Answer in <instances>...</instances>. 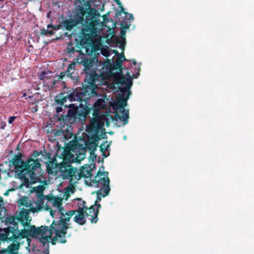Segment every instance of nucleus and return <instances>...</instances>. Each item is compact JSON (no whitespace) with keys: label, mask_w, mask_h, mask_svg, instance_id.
<instances>
[{"label":"nucleus","mask_w":254,"mask_h":254,"mask_svg":"<svg viewBox=\"0 0 254 254\" xmlns=\"http://www.w3.org/2000/svg\"><path fill=\"white\" fill-rule=\"evenodd\" d=\"M44 196H43L42 197L39 198L37 202H35L36 207H30V209H27L29 214V212L33 213L37 212L40 211L43 208Z\"/></svg>","instance_id":"nucleus-24"},{"label":"nucleus","mask_w":254,"mask_h":254,"mask_svg":"<svg viewBox=\"0 0 254 254\" xmlns=\"http://www.w3.org/2000/svg\"><path fill=\"white\" fill-rule=\"evenodd\" d=\"M40 34L43 36H47L48 35L52 36L54 34V32L52 28H47V29L43 28L41 29Z\"/></svg>","instance_id":"nucleus-34"},{"label":"nucleus","mask_w":254,"mask_h":254,"mask_svg":"<svg viewBox=\"0 0 254 254\" xmlns=\"http://www.w3.org/2000/svg\"><path fill=\"white\" fill-rule=\"evenodd\" d=\"M1 222H4L5 225H12L13 226H9L7 228H10L12 233H15L18 235L21 230L18 229V224H20L23 227L27 226L31 221V218L29 217L27 209L21 208L16 215H7L6 217H0Z\"/></svg>","instance_id":"nucleus-6"},{"label":"nucleus","mask_w":254,"mask_h":254,"mask_svg":"<svg viewBox=\"0 0 254 254\" xmlns=\"http://www.w3.org/2000/svg\"><path fill=\"white\" fill-rule=\"evenodd\" d=\"M1 230H2V229L0 228V231H1Z\"/></svg>","instance_id":"nucleus-63"},{"label":"nucleus","mask_w":254,"mask_h":254,"mask_svg":"<svg viewBox=\"0 0 254 254\" xmlns=\"http://www.w3.org/2000/svg\"><path fill=\"white\" fill-rule=\"evenodd\" d=\"M13 189H9L8 190H7L4 193V195H5V196H7L9 195V191H12L13 190Z\"/></svg>","instance_id":"nucleus-47"},{"label":"nucleus","mask_w":254,"mask_h":254,"mask_svg":"<svg viewBox=\"0 0 254 254\" xmlns=\"http://www.w3.org/2000/svg\"><path fill=\"white\" fill-rule=\"evenodd\" d=\"M16 149H17V150H19V146H18L17 147Z\"/></svg>","instance_id":"nucleus-59"},{"label":"nucleus","mask_w":254,"mask_h":254,"mask_svg":"<svg viewBox=\"0 0 254 254\" xmlns=\"http://www.w3.org/2000/svg\"><path fill=\"white\" fill-rule=\"evenodd\" d=\"M127 74L129 76V77L127 78H125V83L123 84V85L125 84L126 86L124 87L123 88L121 89V92L122 94H125L126 93H128V96L130 95L131 91H130V88L131 87L132 82V77L130 76L129 72H127ZM122 85V84H121Z\"/></svg>","instance_id":"nucleus-23"},{"label":"nucleus","mask_w":254,"mask_h":254,"mask_svg":"<svg viewBox=\"0 0 254 254\" xmlns=\"http://www.w3.org/2000/svg\"><path fill=\"white\" fill-rule=\"evenodd\" d=\"M65 77L70 78L73 82L77 81V76L74 63L70 64L67 66L66 70L64 72H61L59 75V78L64 79Z\"/></svg>","instance_id":"nucleus-14"},{"label":"nucleus","mask_w":254,"mask_h":254,"mask_svg":"<svg viewBox=\"0 0 254 254\" xmlns=\"http://www.w3.org/2000/svg\"><path fill=\"white\" fill-rule=\"evenodd\" d=\"M46 154H42V151H37V150H35L34 152H33V156L34 158H37L38 157V156H39L40 155H42V156H46V155L47 154V153H46V152H45Z\"/></svg>","instance_id":"nucleus-39"},{"label":"nucleus","mask_w":254,"mask_h":254,"mask_svg":"<svg viewBox=\"0 0 254 254\" xmlns=\"http://www.w3.org/2000/svg\"><path fill=\"white\" fill-rule=\"evenodd\" d=\"M126 60L124 54H120L114 62L112 63V70H119L114 74L115 80L117 83L123 84L125 83V76L122 72V64L124 61Z\"/></svg>","instance_id":"nucleus-11"},{"label":"nucleus","mask_w":254,"mask_h":254,"mask_svg":"<svg viewBox=\"0 0 254 254\" xmlns=\"http://www.w3.org/2000/svg\"><path fill=\"white\" fill-rule=\"evenodd\" d=\"M47 252H48V253H49V252H48V251H47V252H45V251H44V253H45V254L46 253H47Z\"/></svg>","instance_id":"nucleus-61"},{"label":"nucleus","mask_w":254,"mask_h":254,"mask_svg":"<svg viewBox=\"0 0 254 254\" xmlns=\"http://www.w3.org/2000/svg\"><path fill=\"white\" fill-rule=\"evenodd\" d=\"M113 74L112 63L107 60L104 63L101 69H94L85 76L82 86L92 96L97 95L96 89L98 86L104 84L105 80L109 79Z\"/></svg>","instance_id":"nucleus-4"},{"label":"nucleus","mask_w":254,"mask_h":254,"mask_svg":"<svg viewBox=\"0 0 254 254\" xmlns=\"http://www.w3.org/2000/svg\"><path fill=\"white\" fill-rule=\"evenodd\" d=\"M139 71H140V68L139 67L137 69V72L136 73V74L134 75V78H136L139 75Z\"/></svg>","instance_id":"nucleus-48"},{"label":"nucleus","mask_w":254,"mask_h":254,"mask_svg":"<svg viewBox=\"0 0 254 254\" xmlns=\"http://www.w3.org/2000/svg\"><path fill=\"white\" fill-rule=\"evenodd\" d=\"M92 97L89 93L83 87L80 89H70L63 90L57 94L54 98L55 104L60 106L56 108L57 113L62 112V106L68 100L70 102L77 101L79 102V106L74 104L64 106L68 108L67 115L65 116V120L70 123L79 122H84L89 114L91 107L88 103V100Z\"/></svg>","instance_id":"nucleus-2"},{"label":"nucleus","mask_w":254,"mask_h":254,"mask_svg":"<svg viewBox=\"0 0 254 254\" xmlns=\"http://www.w3.org/2000/svg\"><path fill=\"white\" fill-rule=\"evenodd\" d=\"M80 146V145L78 142L73 141L69 144L67 148L70 149L72 152H76V151L79 149Z\"/></svg>","instance_id":"nucleus-32"},{"label":"nucleus","mask_w":254,"mask_h":254,"mask_svg":"<svg viewBox=\"0 0 254 254\" xmlns=\"http://www.w3.org/2000/svg\"><path fill=\"white\" fill-rule=\"evenodd\" d=\"M4 233H0V241H13L15 242L19 238V235L12 233L10 228H4Z\"/></svg>","instance_id":"nucleus-16"},{"label":"nucleus","mask_w":254,"mask_h":254,"mask_svg":"<svg viewBox=\"0 0 254 254\" xmlns=\"http://www.w3.org/2000/svg\"><path fill=\"white\" fill-rule=\"evenodd\" d=\"M110 179L108 177V172H101L99 170L95 176H94L91 181L89 182V186L96 188H99L103 192V197H105L109 194L110 191Z\"/></svg>","instance_id":"nucleus-7"},{"label":"nucleus","mask_w":254,"mask_h":254,"mask_svg":"<svg viewBox=\"0 0 254 254\" xmlns=\"http://www.w3.org/2000/svg\"><path fill=\"white\" fill-rule=\"evenodd\" d=\"M77 214L73 218L74 221L80 225H83L86 222V211L84 207H78L76 210H75Z\"/></svg>","instance_id":"nucleus-18"},{"label":"nucleus","mask_w":254,"mask_h":254,"mask_svg":"<svg viewBox=\"0 0 254 254\" xmlns=\"http://www.w3.org/2000/svg\"><path fill=\"white\" fill-rule=\"evenodd\" d=\"M16 118L14 116H11L8 119V122L9 124H12L13 123V122L14 121V120H15V119Z\"/></svg>","instance_id":"nucleus-45"},{"label":"nucleus","mask_w":254,"mask_h":254,"mask_svg":"<svg viewBox=\"0 0 254 254\" xmlns=\"http://www.w3.org/2000/svg\"><path fill=\"white\" fill-rule=\"evenodd\" d=\"M128 98V93L123 94L122 96L120 95L118 100L113 105V109L117 110V109L121 110L125 109V107L127 105V101Z\"/></svg>","instance_id":"nucleus-19"},{"label":"nucleus","mask_w":254,"mask_h":254,"mask_svg":"<svg viewBox=\"0 0 254 254\" xmlns=\"http://www.w3.org/2000/svg\"><path fill=\"white\" fill-rule=\"evenodd\" d=\"M5 0H0V5L2 4Z\"/></svg>","instance_id":"nucleus-56"},{"label":"nucleus","mask_w":254,"mask_h":254,"mask_svg":"<svg viewBox=\"0 0 254 254\" xmlns=\"http://www.w3.org/2000/svg\"><path fill=\"white\" fill-rule=\"evenodd\" d=\"M85 182H86V183L87 184H88L87 180H86V181H85Z\"/></svg>","instance_id":"nucleus-60"},{"label":"nucleus","mask_w":254,"mask_h":254,"mask_svg":"<svg viewBox=\"0 0 254 254\" xmlns=\"http://www.w3.org/2000/svg\"><path fill=\"white\" fill-rule=\"evenodd\" d=\"M95 52H96V51ZM95 53H94V54L92 56H93L94 55V57H92L91 58H85L81 62L84 66V70L86 74V76L93 71L90 70V69L93 66L95 63L98 62V59L95 56Z\"/></svg>","instance_id":"nucleus-17"},{"label":"nucleus","mask_w":254,"mask_h":254,"mask_svg":"<svg viewBox=\"0 0 254 254\" xmlns=\"http://www.w3.org/2000/svg\"><path fill=\"white\" fill-rule=\"evenodd\" d=\"M2 199H1L0 200V216L1 215V212H2Z\"/></svg>","instance_id":"nucleus-46"},{"label":"nucleus","mask_w":254,"mask_h":254,"mask_svg":"<svg viewBox=\"0 0 254 254\" xmlns=\"http://www.w3.org/2000/svg\"><path fill=\"white\" fill-rule=\"evenodd\" d=\"M44 188L43 186H39L36 187V191L38 193H43Z\"/></svg>","instance_id":"nucleus-43"},{"label":"nucleus","mask_w":254,"mask_h":254,"mask_svg":"<svg viewBox=\"0 0 254 254\" xmlns=\"http://www.w3.org/2000/svg\"><path fill=\"white\" fill-rule=\"evenodd\" d=\"M78 202H77V206L78 207H84V209L85 211H87L88 209V207L85 206L86 202L84 200H83L81 198H78Z\"/></svg>","instance_id":"nucleus-36"},{"label":"nucleus","mask_w":254,"mask_h":254,"mask_svg":"<svg viewBox=\"0 0 254 254\" xmlns=\"http://www.w3.org/2000/svg\"><path fill=\"white\" fill-rule=\"evenodd\" d=\"M125 34L126 32L125 31L122 30L121 32V35L122 38H125Z\"/></svg>","instance_id":"nucleus-50"},{"label":"nucleus","mask_w":254,"mask_h":254,"mask_svg":"<svg viewBox=\"0 0 254 254\" xmlns=\"http://www.w3.org/2000/svg\"><path fill=\"white\" fill-rule=\"evenodd\" d=\"M50 213H51V215L52 216V217H54V214L53 213V212L52 211H50Z\"/></svg>","instance_id":"nucleus-57"},{"label":"nucleus","mask_w":254,"mask_h":254,"mask_svg":"<svg viewBox=\"0 0 254 254\" xmlns=\"http://www.w3.org/2000/svg\"><path fill=\"white\" fill-rule=\"evenodd\" d=\"M119 7H120V12H123L124 14H128L129 15V18L128 19H133V15L131 13H127V12H126L124 10V7L122 6V5H119Z\"/></svg>","instance_id":"nucleus-40"},{"label":"nucleus","mask_w":254,"mask_h":254,"mask_svg":"<svg viewBox=\"0 0 254 254\" xmlns=\"http://www.w3.org/2000/svg\"><path fill=\"white\" fill-rule=\"evenodd\" d=\"M100 13L95 8L92 7L90 3L87 2L83 5H79L76 12L69 19H65L62 22V26L67 31H71L75 27L81 24L82 28L77 37H79V41L77 43V48L80 49L82 46H86L87 52L88 49L91 48L90 38L95 33L96 26L99 24L100 20L98 17Z\"/></svg>","instance_id":"nucleus-1"},{"label":"nucleus","mask_w":254,"mask_h":254,"mask_svg":"<svg viewBox=\"0 0 254 254\" xmlns=\"http://www.w3.org/2000/svg\"><path fill=\"white\" fill-rule=\"evenodd\" d=\"M113 52H114V53H115V55H118V57H119V55H120V54H119V52H118V51H117V50H114V51H113Z\"/></svg>","instance_id":"nucleus-53"},{"label":"nucleus","mask_w":254,"mask_h":254,"mask_svg":"<svg viewBox=\"0 0 254 254\" xmlns=\"http://www.w3.org/2000/svg\"><path fill=\"white\" fill-rule=\"evenodd\" d=\"M70 149L65 148L61 154L63 161L62 162H66L67 163H72L74 162V155L71 153Z\"/></svg>","instance_id":"nucleus-22"},{"label":"nucleus","mask_w":254,"mask_h":254,"mask_svg":"<svg viewBox=\"0 0 254 254\" xmlns=\"http://www.w3.org/2000/svg\"><path fill=\"white\" fill-rule=\"evenodd\" d=\"M48 230V226H41L36 227L35 225H31L30 223L27 226L24 227L18 235L19 238H25L28 236L37 238L40 235H44Z\"/></svg>","instance_id":"nucleus-9"},{"label":"nucleus","mask_w":254,"mask_h":254,"mask_svg":"<svg viewBox=\"0 0 254 254\" xmlns=\"http://www.w3.org/2000/svg\"><path fill=\"white\" fill-rule=\"evenodd\" d=\"M95 123H96L97 124H98L99 123V121L98 119H94V121Z\"/></svg>","instance_id":"nucleus-54"},{"label":"nucleus","mask_w":254,"mask_h":254,"mask_svg":"<svg viewBox=\"0 0 254 254\" xmlns=\"http://www.w3.org/2000/svg\"><path fill=\"white\" fill-rule=\"evenodd\" d=\"M92 170L91 169H88L87 167H82L79 172L77 169L76 171V178L78 179V181L81 179V178H84L89 179V181H91V180L93 178V176L92 174Z\"/></svg>","instance_id":"nucleus-21"},{"label":"nucleus","mask_w":254,"mask_h":254,"mask_svg":"<svg viewBox=\"0 0 254 254\" xmlns=\"http://www.w3.org/2000/svg\"><path fill=\"white\" fill-rule=\"evenodd\" d=\"M14 242L13 241V243L8 247L7 249L12 252H14V251L17 250L19 247V243L14 244Z\"/></svg>","instance_id":"nucleus-35"},{"label":"nucleus","mask_w":254,"mask_h":254,"mask_svg":"<svg viewBox=\"0 0 254 254\" xmlns=\"http://www.w3.org/2000/svg\"><path fill=\"white\" fill-rule=\"evenodd\" d=\"M114 1L116 2V3L118 5H122V3L120 1V0H114Z\"/></svg>","instance_id":"nucleus-52"},{"label":"nucleus","mask_w":254,"mask_h":254,"mask_svg":"<svg viewBox=\"0 0 254 254\" xmlns=\"http://www.w3.org/2000/svg\"><path fill=\"white\" fill-rule=\"evenodd\" d=\"M94 192L96 193L97 195V198L93 205H95V206L97 207V205L99 204L98 203L101 200V196L103 197V192L102 190H98L95 191Z\"/></svg>","instance_id":"nucleus-33"},{"label":"nucleus","mask_w":254,"mask_h":254,"mask_svg":"<svg viewBox=\"0 0 254 254\" xmlns=\"http://www.w3.org/2000/svg\"><path fill=\"white\" fill-rule=\"evenodd\" d=\"M53 197L51 198V199H50L49 198V196H46V197L47 199L51 200H52V203L54 206H56L57 207H61V205H62V199L59 197H55V196H52Z\"/></svg>","instance_id":"nucleus-30"},{"label":"nucleus","mask_w":254,"mask_h":254,"mask_svg":"<svg viewBox=\"0 0 254 254\" xmlns=\"http://www.w3.org/2000/svg\"><path fill=\"white\" fill-rule=\"evenodd\" d=\"M64 79H61L59 78V75L57 77V79L54 80L53 82V90L56 89L57 88H58L60 86V84L62 83L64 86V87L63 88V90H66V87L65 86V81H64Z\"/></svg>","instance_id":"nucleus-27"},{"label":"nucleus","mask_w":254,"mask_h":254,"mask_svg":"<svg viewBox=\"0 0 254 254\" xmlns=\"http://www.w3.org/2000/svg\"><path fill=\"white\" fill-rule=\"evenodd\" d=\"M57 208L59 210V213L61 214V216L60 217V219L58 220H54L53 222H59L60 221L62 220L61 221L64 223H65V225H66L67 230L70 228V223H68V222L70 221V218L72 216L74 215L75 213V210H70L68 211V212H66L64 214V208L63 207L62 205H61V207H57Z\"/></svg>","instance_id":"nucleus-13"},{"label":"nucleus","mask_w":254,"mask_h":254,"mask_svg":"<svg viewBox=\"0 0 254 254\" xmlns=\"http://www.w3.org/2000/svg\"><path fill=\"white\" fill-rule=\"evenodd\" d=\"M62 26V22H61L60 24L57 25H53L51 24H48L47 26V28H52L54 31H57L59 30Z\"/></svg>","instance_id":"nucleus-37"},{"label":"nucleus","mask_w":254,"mask_h":254,"mask_svg":"<svg viewBox=\"0 0 254 254\" xmlns=\"http://www.w3.org/2000/svg\"><path fill=\"white\" fill-rule=\"evenodd\" d=\"M132 64L133 65H135L136 64V62L134 60H132Z\"/></svg>","instance_id":"nucleus-55"},{"label":"nucleus","mask_w":254,"mask_h":254,"mask_svg":"<svg viewBox=\"0 0 254 254\" xmlns=\"http://www.w3.org/2000/svg\"><path fill=\"white\" fill-rule=\"evenodd\" d=\"M122 116H120L117 113L115 114L116 118H118L120 120L124 122V125H125L128 122L129 113L128 111H126L125 109L120 110Z\"/></svg>","instance_id":"nucleus-25"},{"label":"nucleus","mask_w":254,"mask_h":254,"mask_svg":"<svg viewBox=\"0 0 254 254\" xmlns=\"http://www.w3.org/2000/svg\"><path fill=\"white\" fill-rule=\"evenodd\" d=\"M0 253L1 254H15L14 252H12L7 249L0 250Z\"/></svg>","instance_id":"nucleus-41"},{"label":"nucleus","mask_w":254,"mask_h":254,"mask_svg":"<svg viewBox=\"0 0 254 254\" xmlns=\"http://www.w3.org/2000/svg\"><path fill=\"white\" fill-rule=\"evenodd\" d=\"M49 72L48 71L45 70L42 71L41 72L38 74V78L40 80H43L48 79L50 76L49 75Z\"/></svg>","instance_id":"nucleus-31"},{"label":"nucleus","mask_w":254,"mask_h":254,"mask_svg":"<svg viewBox=\"0 0 254 254\" xmlns=\"http://www.w3.org/2000/svg\"><path fill=\"white\" fill-rule=\"evenodd\" d=\"M120 24L122 28L128 29L129 28V25H128L126 23H125L124 21L121 22Z\"/></svg>","instance_id":"nucleus-44"},{"label":"nucleus","mask_w":254,"mask_h":254,"mask_svg":"<svg viewBox=\"0 0 254 254\" xmlns=\"http://www.w3.org/2000/svg\"><path fill=\"white\" fill-rule=\"evenodd\" d=\"M50 153H47L46 155V159L48 158L49 161L48 162H45L46 164V169L48 174H52L53 173L54 169H57L59 171V164L57 162L56 159H52L50 157Z\"/></svg>","instance_id":"nucleus-20"},{"label":"nucleus","mask_w":254,"mask_h":254,"mask_svg":"<svg viewBox=\"0 0 254 254\" xmlns=\"http://www.w3.org/2000/svg\"><path fill=\"white\" fill-rule=\"evenodd\" d=\"M101 208V204H98L97 207L95 205H92L89 208L88 207V213L86 211L85 214L87 217H90L89 220L91 223H96L98 220V215L99 214V209Z\"/></svg>","instance_id":"nucleus-15"},{"label":"nucleus","mask_w":254,"mask_h":254,"mask_svg":"<svg viewBox=\"0 0 254 254\" xmlns=\"http://www.w3.org/2000/svg\"><path fill=\"white\" fill-rule=\"evenodd\" d=\"M53 132L55 136H60L62 133V130L60 129H54Z\"/></svg>","instance_id":"nucleus-42"},{"label":"nucleus","mask_w":254,"mask_h":254,"mask_svg":"<svg viewBox=\"0 0 254 254\" xmlns=\"http://www.w3.org/2000/svg\"><path fill=\"white\" fill-rule=\"evenodd\" d=\"M53 82L50 77L43 81V87L46 91L53 90Z\"/></svg>","instance_id":"nucleus-29"},{"label":"nucleus","mask_w":254,"mask_h":254,"mask_svg":"<svg viewBox=\"0 0 254 254\" xmlns=\"http://www.w3.org/2000/svg\"><path fill=\"white\" fill-rule=\"evenodd\" d=\"M22 157V154L19 153L9 161V166L14 167L15 177L27 183L29 182V180L31 184L42 182V179H45V174L39 160L30 158L24 161Z\"/></svg>","instance_id":"nucleus-3"},{"label":"nucleus","mask_w":254,"mask_h":254,"mask_svg":"<svg viewBox=\"0 0 254 254\" xmlns=\"http://www.w3.org/2000/svg\"><path fill=\"white\" fill-rule=\"evenodd\" d=\"M101 53H102V54L103 56H105V57H108V56H109V54L106 53V52H104V51H101Z\"/></svg>","instance_id":"nucleus-51"},{"label":"nucleus","mask_w":254,"mask_h":254,"mask_svg":"<svg viewBox=\"0 0 254 254\" xmlns=\"http://www.w3.org/2000/svg\"><path fill=\"white\" fill-rule=\"evenodd\" d=\"M91 125L93 127H91L90 131H89V133H91L90 141L87 142L85 145L86 147L89 149L90 151V154L94 155V158L95 159L96 155L94 154V152L96 150L98 146V141L101 139L99 133V128L95 127L93 123L91 122Z\"/></svg>","instance_id":"nucleus-12"},{"label":"nucleus","mask_w":254,"mask_h":254,"mask_svg":"<svg viewBox=\"0 0 254 254\" xmlns=\"http://www.w3.org/2000/svg\"><path fill=\"white\" fill-rule=\"evenodd\" d=\"M60 221L59 222H53L48 227L49 235L47 236L40 235V242L45 246L46 244L52 241V245H56L57 242L60 244H65L66 242V235L67 234V227L65 223Z\"/></svg>","instance_id":"nucleus-5"},{"label":"nucleus","mask_w":254,"mask_h":254,"mask_svg":"<svg viewBox=\"0 0 254 254\" xmlns=\"http://www.w3.org/2000/svg\"><path fill=\"white\" fill-rule=\"evenodd\" d=\"M25 95H26V93H24V94H23V96H25Z\"/></svg>","instance_id":"nucleus-62"},{"label":"nucleus","mask_w":254,"mask_h":254,"mask_svg":"<svg viewBox=\"0 0 254 254\" xmlns=\"http://www.w3.org/2000/svg\"><path fill=\"white\" fill-rule=\"evenodd\" d=\"M105 18H106L105 17H104V21L105 22H106Z\"/></svg>","instance_id":"nucleus-58"},{"label":"nucleus","mask_w":254,"mask_h":254,"mask_svg":"<svg viewBox=\"0 0 254 254\" xmlns=\"http://www.w3.org/2000/svg\"><path fill=\"white\" fill-rule=\"evenodd\" d=\"M76 171L77 168L73 167L71 163L61 162L59 164V176L64 180H68L70 184H75L78 181Z\"/></svg>","instance_id":"nucleus-8"},{"label":"nucleus","mask_w":254,"mask_h":254,"mask_svg":"<svg viewBox=\"0 0 254 254\" xmlns=\"http://www.w3.org/2000/svg\"><path fill=\"white\" fill-rule=\"evenodd\" d=\"M18 202L19 205L29 207V209H30V207H34L32 201L26 196L21 198Z\"/></svg>","instance_id":"nucleus-26"},{"label":"nucleus","mask_w":254,"mask_h":254,"mask_svg":"<svg viewBox=\"0 0 254 254\" xmlns=\"http://www.w3.org/2000/svg\"><path fill=\"white\" fill-rule=\"evenodd\" d=\"M79 37H77L75 39V42L76 43L75 48L74 46V44L71 43L69 42L67 44V46L66 48V51L68 53H74V52H77L79 53L80 55H83L84 54H86L88 56L92 57V56L94 54L95 52L96 51L95 47L94 45L92 44V41H91V37L90 38V44L91 45V48H89L88 49V52H87L86 46H82L83 47L81 48H78L77 47V43L79 42Z\"/></svg>","instance_id":"nucleus-10"},{"label":"nucleus","mask_w":254,"mask_h":254,"mask_svg":"<svg viewBox=\"0 0 254 254\" xmlns=\"http://www.w3.org/2000/svg\"><path fill=\"white\" fill-rule=\"evenodd\" d=\"M107 141H105L103 143L101 144V145L99 146L100 150L102 153V155L103 156L104 158H106L109 155V153L108 154L105 153L106 151H108L109 149L110 144H107Z\"/></svg>","instance_id":"nucleus-28"},{"label":"nucleus","mask_w":254,"mask_h":254,"mask_svg":"<svg viewBox=\"0 0 254 254\" xmlns=\"http://www.w3.org/2000/svg\"><path fill=\"white\" fill-rule=\"evenodd\" d=\"M39 108L38 105L32 104V106L29 107V109L33 113H34L38 111Z\"/></svg>","instance_id":"nucleus-38"},{"label":"nucleus","mask_w":254,"mask_h":254,"mask_svg":"<svg viewBox=\"0 0 254 254\" xmlns=\"http://www.w3.org/2000/svg\"><path fill=\"white\" fill-rule=\"evenodd\" d=\"M102 101L101 100H98L95 103V106H99L101 105V103H102Z\"/></svg>","instance_id":"nucleus-49"}]
</instances>
